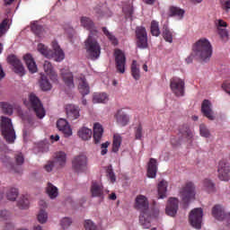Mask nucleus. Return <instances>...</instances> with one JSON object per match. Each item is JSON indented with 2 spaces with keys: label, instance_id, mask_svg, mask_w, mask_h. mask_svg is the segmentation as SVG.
Masks as SVG:
<instances>
[{
  "label": "nucleus",
  "instance_id": "nucleus-1",
  "mask_svg": "<svg viewBox=\"0 0 230 230\" xmlns=\"http://www.w3.org/2000/svg\"><path fill=\"white\" fill-rule=\"evenodd\" d=\"M192 51L199 60L201 62H209L213 56V46L206 38L199 39L192 47Z\"/></svg>",
  "mask_w": 230,
  "mask_h": 230
},
{
  "label": "nucleus",
  "instance_id": "nucleus-2",
  "mask_svg": "<svg viewBox=\"0 0 230 230\" xmlns=\"http://www.w3.org/2000/svg\"><path fill=\"white\" fill-rule=\"evenodd\" d=\"M135 208L141 212L139 217V222L143 229H150V227H152V224L150 223L148 199H146V197H145L144 195H138L136 198Z\"/></svg>",
  "mask_w": 230,
  "mask_h": 230
},
{
  "label": "nucleus",
  "instance_id": "nucleus-3",
  "mask_svg": "<svg viewBox=\"0 0 230 230\" xmlns=\"http://www.w3.org/2000/svg\"><path fill=\"white\" fill-rule=\"evenodd\" d=\"M97 35H89L84 41V48L90 60H98L102 55V46L98 42Z\"/></svg>",
  "mask_w": 230,
  "mask_h": 230
},
{
  "label": "nucleus",
  "instance_id": "nucleus-4",
  "mask_svg": "<svg viewBox=\"0 0 230 230\" xmlns=\"http://www.w3.org/2000/svg\"><path fill=\"white\" fill-rule=\"evenodd\" d=\"M0 130L7 143L12 144L15 142V129H13V125L10 118L4 116L1 117Z\"/></svg>",
  "mask_w": 230,
  "mask_h": 230
},
{
  "label": "nucleus",
  "instance_id": "nucleus-5",
  "mask_svg": "<svg viewBox=\"0 0 230 230\" xmlns=\"http://www.w3.org/2000/svg\"><path fill=\"white\" fill-rule=\"evenodd\" d=\"M180 195L184 204V208H188L190 200L195 199V185L193 182H187L180 190Z\"/></svg>",
  "mask_w": 230,
  "mask_h": 230
},
{
  "label": "nucleus",
  "instance_id": "nucleus-6",
  "mask_svg": "<svg viewBox=\"0 0 230 230\" xmlns=\"http://www.w3.org/2000/svg\"><path fill=\"white\" fill-rule=\"evenodd\" d=\"M136 39H137V48L139 49H146L148 48V33L146 29L143 26H138L136 28Z\"/></svg>",
  "mask_w": 230,
  "mask_h": 230
},
{
  "label": "nucleus",
  "instance_id": "nucleus-7",
  "mask_svg": "<svg viewBox=\"0 0 230 230\" xmlns=\"http://www.w3.org/2000/svg\"><path fill=\"white\" fill-rule=\"evenodd\" d=\"M29 102L37 118H40V119H42V118L46 116V111L44 110V106H42V102H40V99H39V97H37L35 93H31L29 96Z\"/></svg>",
  "mask_w": 230,
  "mask_h": 230
},
{
  "label": "nucleus",
  "instance_id": "nucleus-8",
  "mask_svg": "<svg viewBox=\"0 0 230 230\" xmlns=\"http://www.w3.org/2000/svg\"><path fill=\"white\" fill-rule=\"evenodd\" d=\"M63 166H66V153L58 152L56 153L55 160L45 164L44 170L49 172H53L54 168H63Z\"/></svg>",
  "mask_w": 230,
  "mask_h": 230
},
{
  "label": "nucleus",
  "instance_id": "nucleus-9",
  "mask_svg": "<svg viewBox=\"0 0 230 230\" xmlns=\"http://www.w3.org/2000/svg\"><path fill=\"white\" fill-rule=\"evenodd\" d=\"M171 91L175 96H184V89L186 88V83L181 77L173 76L170 79Z\"/></svg>",
  "mask_w": 230,
  "mask_h": 230
},
{
  "label": "nucleus",
  "instance_id": "nucleus-10",
  "mask_svg": "<svg viewBox=\"0 0 230 230\" xmlns=\"http://www.w3.org/2000/svg\"><path fill=\"white\" fill-rule=\"evenodd\" d=\"M202 217H204V211L201 208L192 209L189 216L190 226L195 229H200L202 227Z\"/></svg>",
  "mask_w": 230,
  "mask_h": 230
},
{
  "label": "nucleus",
  "instance_id": "nucleus-11",
  "mask_svg": "<svg viewBox=\"0 0 230 230\" xmlns=\"http://www.w3.org/2000/svg\"><path fill=\"white\" fill-rule=\"evenodd\" d=\"M212 216L219 222H224V220H226L230 224V212L226 213V208H224L222 205H215L212 208Z\"/></svg>",
  "mask_w": 230,
  "mask_h": 230
},
{
  "label": "nucleus",
  "instance_id": "nucleus-12",
  "mask_svg": "<svg viewBox=\"0 0 230 230\" xmlns=\"http://www.w3.org/2000/svg\"><path fill=\"white\" fill-rule=\"evenodd\" d=\"M115 66L118 73L123 75L125 73V66H127V57L121 49L115 50Z\"/></svg>",
  "mask_w": 230,
  "mask_h": 230
},
{
  "label": "nucleus",
  "instance_id": "nucleus-13",
  "mask_svg": "<svg viewBox=\"0 0 230 230\" xmlns=\"http://www.w3.org/2000/svg\"><path fill=\"white\" fill-rule=\"evenodd\" d=\"M217 172L220 181H230V165L227 160H221L219 162Z\"/></svg>",
  "mask_w": 230,
  "mask_h": 230
},
{
  "label": "nucleus",
  "instance_id": "nucleus-14",
  "mask_svg": "<svg viewBox=\"0 0 230 230\" xmlns=\"http://www.w3.org/2000/svg\"><path fill=\"white\" fill-rule=\"evenodd\" d=\"M87 167V156L84 155H79L75 156L72 161V168L77 173L84 172Z\"/></svg>",
  "mask_w": 230,
  "mask_h": 230
},
{
  "label": "nucleus",
  "instance_id": "nucleus-15",
  "mask_svg": "<svg viewBox=\"0 0 230 230\" xmlns=\"http://www.w3.org/2000/svg\"><path fill=\"white\" fill-rule=\"evenodd\" d=\"M7 62L11 66H13L14 73H16V75H20V76L24 75V66H22V63L19 58H16L15 55L8 56Z\"/></svg>",
  "mask_w": 230,
  "mask_h": 230
},
{
  "label": "nucleus",
  "instance_id": "nucleus-16",
  "mask_svg": "<svg viewBox=\"0 0 230 230\" xmlns=\"http://www.w3.org/2000/svg\"><path fill=\"white\" fill-rule=\"evenodd\" d=\"M81 26L90 31L89 35H98V30H96V26H94V22L91 20V18L87 16H83L80 19Z\"/></svg>",
  "mask_w": 230,
  "mask_h": 230
},
{
  "label": "nucleus",
  "instance_id": "nucleus-17",
  "mask_svg": "<svg viewBox=\"0 0 230 230\" xmlns=\"http://www.w3.org/2000/svg\"><path fill=\"white\" fill-rule=\"evenodd\" d=\"M66 113L69 121H75V119L80 118V107L75 104H66Z\"/></svg>",
  "mask_w": 230,
  "mask_h": 230
},
{
  "label": "nucleus",
  "instance_id": "nucleus-18",
  "mask_svg": "<svg viewBox=\"0 0 230 230\" xmlns=\"http://www.w3.org/2000/svg\"><path fill=\"white\" fill-rule=\"evenodd\" d=\"M179 211V199L177 198H170L165 208V213L169 217H175Z\"/></svg>",
  "mask_w": 230,
  "mask_h": 230
},
{
  "label": "nucleus",
  "instance_id": "nucleus-19",
  "mask_svg": "<svg viewBox=\"0 0 230 230\" xmlns=\"http://www.w3.org/2000/svg\"><path fill=\"white\" fill-rule=\"evenodd\" d=\"M57 128L60 132H62L65 137H69V136H73V130L71 129V126L65 119H59L57 122Z\"/></svg>",
  "mask_w": 230,
  "mask_h": 230
},
{
  "label": "nucleus",
  "instance_id": "nucleus-20",
  "mask_svg": "<svg viewBox=\"0 0 230 230\" xmlns=\"http://www.w3.org/2000/svg\"><path fill=\"white\" fill-rule=\"evenodd\" d=\"M43 69L54 84H58V75H57V72L53 70V65H51V62L45 61L43 64Z\"/></svg>",
  "mask_w": 230,
  "mask_h": 230
},
{
  "label": "nucleus",
  "instance_id": "nucleus-21",
  "mask_svg": "<svg viewBox=\"0 0 230 230\" xmlns=\"http://www.w3.org/2000/svg\"><path fill=\"white\" fill-rule=\"evenodd\" d=\"M52 48L54 50V51H52V56H51L52 58H54V60H56V62H62V60H64V58H66L64 50H62V49H60V46H58V43H57V41L52 42Z\"/></svg>",
  "mask_w": 230,
  "mask_h": 230
},
{
  "label": "nucleus",
  "instance_id": "nucleus-22",
  "mask_svg": "<svg viewBox=\"0 0 230 230\" xmlns=\"http://www.w3.org/2000/svg\"><path fill=\"white\" fill-rule=\"evenodd\" d=\"M201 112L203 115L213 121L215 119V116L213 115V110H211V102L208 100H204L201 104Z\"/></svg>",
  "mask_w": 230,
  "mask_h": 230
},
{
  "label": "nucleus",
  "instance_id": "nucleus-23",
  "mask_svg": "<svg viewBox=\"0 0 230 230\" xmlns=\"http://www.w3.org/2000/svg\"><path fill=\"white\" fill-rule=\"evenodd\" d=\"M157 175V160L155 158H150L147 163V177L149 179H155Z\"/></svg>",
  "mask_w": 230,
  "mask_h": 230
},
{
  "label": "nucleus",
  "instance_id": "nucleus-24",
  "mask_svg": "<svg viewBox=\"0 0 230 230\" xmlns=\"http://www.w3.org/2000/svg\"><path fill=\"white\" fill-rule=\"evenodd\" d=\"M92 197L103 199V185L98 181H93L91 186Z\"/></svg>",
  "mask_w": 230,
  "mask_h": 230
},
{
  "label": "nucleus",
  "instance_id": "nucleus-25",
  "mask_svg": "<svg viewBox=\"0 0 230 230\" xmlns=\"http://www.w3.org/2000/svg\"><path fill=\"white\" fill-rule=\"evenodd\" d=\"M102 137H103V127L102 124L95 123L93 125V141L95 145H100L102 141Z\"/></svg>",
  "mask_w": 230,
  "mask_h": 230
},
{
  "label": "nucleus",
  "instance_id": "nucleus-26",
  "mask_svg": "<svg viewBox=\"0 0 230 230\" xmlns=\"http://www.w3.org/2000/svg\"><path fill=\"white\" fill-rule=\"evenodd\" d=\"M179 133L182 139H186L187 141H191V139H193V132L190 129V126L188 124L181 126Z\"/></svg>",
  "mask_w": 230,
  "mask_h": 230
},
{
  "label": "nucleus",
  "instance_id": "nucleus-27",
  "mask_svg": "<svg viewBox=\"0 0 230 230\" xmlns=\"http://www.w3.org/2000/svg\"><path fill=\"white\" fill-rule=\"evenodd\" d=\"M23 60L30 71V73H37V63H35V59H33V57H31V54H26L23 57Z\"/></svg>",
  "mask_w": 230,
  "mask_h": 230
},
{
  "label": "nucleus",
  "instance_id": "nucleus-28",
  "mask_svg": "<svg viewBox=\"0 0 230 230\" xmlns=\"http://www.w3.org/2000/svg\"><path fill=\"white\" fill-rule=\"evenodd\" d=\"M61 76L63 82L67 85V87H75V81L73 78V73L69 70L63 69L61 70Z\"/></svg>",
  "mask_w": 230,
  "mask_h": 230
},
{
  "label": "nucleus",
  "instance_id": "nucleus-29",
  "mask_svg": "<svg viewBox=\"0 0 230 230\" xmlns=\"http://www.w3.org/2000/svg\"><path fill=\"white\" fill-rule=\"evenodd\" d=\"M116 119L118 125L120 127H127L128 125V121H130V119L128 118V115H127L123 110H119L116 114Z\"/></svg>",
  "mask_w": 230,
  "mask_h": 230
},
{
  "label": "nucleus",
  "instance_id": "nucleus-30",
  "mask_svg": "<svg viewBox=\"0 0 230 230\" xmlns=\"http://www.w3.org/2000/svg\"><path fill=\"white\" fill-rule=\"evenodd\" d=\"M78 89L82 96H87V94L91 93V88L89 87V84H87V80L85 79V77H81Z\"/></svg>",
  "mask_w": 230,
  "mask_h": 230
},
{
  "label": "nucleus",
  "instance_id": "nucleus-31",
  "mask_svg": "<svg viewBox=\"0 0 230 230\" xmlns=\"http://www.w3.org/2000/svg\"><path fill=\"white\" fill-rule=\"evenodd\" d=\"M77 136H79L83 141H88V139H91L93 136V130H91L89 128L83 127L78 130Z\"/></svg>",
  "mask_w": 230,
  "mask_h": 230
},
{
  "label": "nucleus",
  "instance_id": "nucleus-32",
  "mask_svg": "<svg viewBox=\"0 0 230 230\" xmlns=\"http://www.w3.org/2000/svg\"><path fill=\"white\" fill-rule=\"evenodd\" d=\"M46 192L49 199H57L58 197V188L53 185L51 182H48L46 187Z\"/></svg>",
  "mask_w": 230,
  "mask_h": 230
},
{
  "label": "nucleus",
  "instance_id": "nucleus-33",
  "mask_svg": "<svg viewBox=\"0 0 230 230\" xmlns=\"http://www.w3.org/2000/svg\"><path fill=\"white\" fill-rule=\"evenodd\" d=\"M168 182L164 180L158 183V199H165Z\"/></svg>",
  "mask_w": 230,
  "mask_h": 230
},
{
  "label": "nucleus",
  "instance_id": "nucleus-34",
  "mask_svg": "<svg viewBox=\"0 0 230 230\" xmlns=\"http://www.w3.org/2000/svg\"><path fill=\"white\" fill-rule=\"evenodd\" d=\"M109 102V96L107 93H93V103H107Z\"/></svg>",
  "mask_w": 230,
  "mask_h": 230
},
{
  "label": "nucleus",
  "instance_id": "nucleus-35",
  "mask_svg": "<svg viewBox=\"0 0 230 230\" xmlns=\"http://www.w3.org/2000/svg\"><path fill=\"white\" fill-rule=\"evenodd\" d=\"M131 75L134 80H139L141 78V74L139 70V65H137V60H133L131 64Z\"/></svg>",
  "mask_w": 230,
  "mask_h": 230
},
{
  "label": "nucleus",
  "instance_id": "nucleus-36",
  "mask_svg": "<svg viewBox=\"0 0 230 230\" xmlns=\"http://www.w3.org/2000/svg\"><path fill=\"white\" fill-rule=\"evenodd\" d=\"M17 206L20 209H28L30 208V199L28 198V195L21 196Z\"/></svg>",
  "mask_w": 230,
  "mask_h": 230
},
{
  "label": "nucleus",
  "instance_id": "nucleus-37",
  "mask_svg": "<svg viewBox=\"0 0 230 230\" xmlns=\"http://www.w3.org/2000/svg\"><path fill=\"white\" fill-rule=\"evenodd\" d=\"M10 20L5 18L0 23V37H4L6 33H8V30H10Z\"/></svg>",
  "mask_w": 230,
  "mask_h": 230
},
{
  "label": "nucleus",
  "instance_id": "nucleus-38",
  "mask_svg": "<svg viewBox=\"0 0 230 230\" xmlns=\"http://www.w3.org/2000/svg\"><path fill=\"white\" fill-rule=\"evenodd\" d=\"M38 51H40L43 57H46V58H52L53 57V50L48 49V47L42 43L38 45Z\"/></svg>",
  "mask_w": 230,
  "mask_h": 230
},
{
  "label": "nucleus",
  "instance_id": "nucleus-39",
  "mask_svg": "<svg viewBox=\"0 0 230 230\" xmlns=\"http://www.w3.org/2000/svg\"><path fill=\"white\" fill-rule=\"evenodd\" d=\"M170 16L171 17H179V19H182V17H184V10H182L177 6H171L170 7Z\"/></svg>",
  "mask_w": 230,
  "mask_h": 230
},
{
  "label": "nucleus",
  "instance_id": "nucleus-40",
  "mask_svg": "<svg viewBox=\"0 0 230 230\" xmlns=\"http://www.w3.org/2000/svg\"><path fill=\"white\" fill-rule=\"evenodd\" d=\"M40 87L42 91H50L51 89V83L48 80L46 75H41L40 80Z\"/></svg>",
  "mask_w": 230,
  "mask_h": 230
},
{
  "label": "nucleus",
  "instance_id": "nucleus-41",
  "mask_svg": "<svg viewBox=\"0 0 230 230\" xmlns=\"http://www.w3.org/2000/svg\"><path fill=\"white\" fill-rule=\"evenodd\" d=\"M0 107L4 114H7V116H12V114H13V106H12V104L2 102H0Z\"/></svg>",
  "mask_w": 230,
  "mask_h": 230
},
{
  "label": "nucleus",
  "instance_id": "nucleus-42",
  "mask_svg": "<svg viewBox=\"0 0 230 230\" xmlns=\"http://www.w3.org/2000/svg\"><path fill=\"white\" fill-rule=\"evenodd\" d=\"M163 37L165 42H169L170 44L173 42V33L170 31V29L166 25L164 26Z\"/></svg>",
  "mask_w": 230,
  "mask_h": 230
},
{
  "label": "nucleus",
  "instance_id": "nucleus-43",
  "mask_svg": "<svg viewBox=\"0 0 230 230\" xmlns=\"http://www.w3.org/2000/svg\"><path fill=\"white\" fill-rule=\"evenodd\" d=\"M151 34L153 37H159L161 35V30L159 29V22H151Z\"/></svg>",
  "mask_w": 230,
  "mask_h": 230
},
{
  "label": "nucleus",
  "instance_id": "nucleus-44",
  "mask_svg": "<svg viewBox=\"0 0 230 230\" xmlns=\"http://www.w3.org/2000/svg\"><path fill=\"white\" fill-rule=\"evenodd\" d=\"M119 146H121V136L114 135L112 143V152H119Z\"/></svg>",
  "mask_w": 230,
  "mask_h": 230
},
{
  "label": "nucleus",
  "instance_id": "nucleus-45",
  "mask_svg": "<svg viewBox=\"0 0 230 230\" xmlns=\"http://www.w3.org/2000/svg\"><path fill=\"white\" fill-rule=\"evenodd\" d=\"M203 188L208 193H213V191H215V183H213V181H211V180L205 179L203 181Z\"/></svg>",
  "mask_w": 230,
  "mask_h": 230
},
{
  "label": "nucleus",
  "instance_id": "nucleus-46",
  "mask_svg": "<svg viewBox=\"0 0 230 230\" xmlns=\"http://www.w3.org/2000/svg\"><path fill=\"white\" fill-rule=\"evenodd\" d=\"M31 31L38 37H42L44 35V28L37 23L31 25Z\"/></svg>",
  "mask_w": 230,
  "mask_h": 230
},
{
  "label": "nucleus",
  "instance_id": "nucleus-47",
  "mask_svg": "<svg viewBox=\"0 0 230 230\" xmlns=\"http://www.w3.org/2000/svg\"><path fill=\"white\" fill-rule=\"evenodd\" d=\"M102 31L104 35H106V37L109 39V40H111L113 46H118V39H116V36L112 35V33L107 30V27H103Z\"/></svg>",
  "mask_w": 230,
  "mask_h": 230
},
{
  "label": "nucleus",
  "instance_id": "nucleus-48",
  "mask_svg": "<svg viewBox=\"0 0 230 230\" xmlns=\"http://www.w3.org/2000/svg\"><path fill=\"white\" fill-rule=\"evenodd\" d=\"M8 200H16L17 197H19V190L15 188H12L7 191L6 194Z\"/></svg>",
  "mask_w": 230,
  "mask_h": 230
},
{
  "label": "nucleus",
  "instance_id": "nucleus-49",
  "mask_svg": "<svg viewBox=\"0 0 230 230\" xmlns=\"http://www.w3.org/2000/svg\"><path fill=\"white\" fill-rule=\"evenodd\" d=\"M38 221L40 222V224H46V222H48V213H46V211L42 208L38 214Z\"/></svg>",
  "mask_w": 230,
  "mask_h": 230
},
{
  "label": "nucleus",
  "instance_id": "nucleus-50",
  "mask_svg": "<svg viewBox=\"0 0 230 230\" xmlns=\"http://www.w3.org/2000/svg\"><path fill=\"white\" fill-rule=\"evenodd\" d=\"M14 159L16 166H22V164H24V155L22 153H16L14 155Z\"/></svg>",
  "mask_w": 230,
  "mask_h": 230
},
{
  "label": "nucleus",
  "instance_id": "nucleus-51",
  "mask_svg": "<svg viewBox=\"0 0 230 230\" xmlns=\"http://www.w3.org/2000/svg\"><path fill=\"white\" fill-rule=\"evenodd\" d=\"M71 224H73V221L69 217H64L60 221V226L63 229H67Z\"/></svg>",
  "mask_w": 230,
  "mask_h": 230
},
{
  "label": "nucleus",
  "instance_id": "nucleus-52",
  "mask_svg": "<svg viewBox=\"0 0 230 230\" xmlns=\"http://www.w3.org/2000/svg\"><path fill=\"white\" fill-rule=\"evenodd\" d=\"M199 132H200V136H202V137H209V136H210L209 129H208V128L204 124H201L199 126Z\"/></svg>",
  "mask_w": 230,
  "mask_h": 230
},
{
  "label": "nucleus",
  "instance_id": "nucleus-53",
  "mask_svg": "<svg viewBox=\"0 0 230 230\" xmlns=\"http://www.w3.org/2000/svg\"><path fill=\"white\" fill-rule=\"evenodd\" d=\"M122 10H123L126 17L130 18L134 14V7H132V5H126L123 7Z\"/></svg>",
  "mask_w": 230,
  "mask_h": 230
},
{
  "label": "nucleus",
  "instance_id": "nucleus-54",
  "mask_svg": "<svg viewBox=\"0 0 230 230\" xmlns=\"http://www.w3.org/2000/svg\"><path fill=\"white\" fill-rule=\"evenodd\" d=\"M219 37H221L222 40H229V32L226 29L217 30Z\"/></svg>",
  "mask_w": 230,
  "mask_h": 230
},
{
  "label": "nucleus",
  "instance_id": "nucleus-55",
  "mask_svg": "<svg viewBox=\"0 0 230 230\" xmlns=\"http://www.w3.org/2000/svg\"><path fill=\"white\" fill-rule=\"evenodd\" d=\"M106 173L111 179V182H116V174H114V171L112 170V165L108 166Z\"/></svg>",
  "mask_w": 230,
  "mask_h": 230
},
{
  "label": "nucleus",
  "instance_id": "nucleus-56",
  "mask_svg": "<svg viewBox=\"0 0 230 230\" xmlns=\"http://www.w3.org/2000/svg\"><path fill=\"white\" fill-rule=\"evenodd\" d=\"M84 229L85 230H97L96 225L89 219L84 221Z\"/></svg>",
  "mask_w": 230,
  "mask_h": 230
},
{
  "label": "nucleus",
  "instance_id": "nucleus-57",
  "mask_svg": "<svg viewBox=\"0 0 230 230\" xmlns=\"http://www.w3.org/2000/svg\"><path fill=\"white\" fill-rule=\"evenodd\" d=\"M135 137L136 139H141L143 137V126L138 125L135 129Z\"/></svg>",
  "mask_w": 230,
  "mask_h": 230
},
{
  "label": "nucleus",
  "instance_id": "nucleus-58",
  "mask_svg": "<svg viewBox=\"0 0 230 230\" xmlns=\"http://www.w3.org/2000/svg\"><path fill=\"white\" fill-rule=\"evenodd\" d=\"M216 26L218 30H223L222 28H227V22H226L224 20H217L216 22Z\"/></svg>",
  "mask_w": 230,
  "mask_h": 230
},
{
  "label": "nucleus",
  "instance_id": "nucleus-59",
  "mask_svg": "<svg viewBox=\"0 0 230 230\" xmlns=\"http://www.w3.org/2000/svg\"><path fill=\"white\" fill-rule=\"evenodd\" d=\"M109 145H110L109 142H105V143L102 144V146H101V148H102L101 155H105L107 154V152H108L107 148H109Z\"/></svg>",
  "mask_w": 230,
  "mask_h": 230
},
{
  "label": "nucleus",
  "instance_id": "nucleus-60",
  "mask_svg": "<svg viewBox=\"0 0 230 230\" xmlns=\"http://www.w3.org/2000/svg\"><path fill=\"white\" fill-rule=\"evenodd\" d=\"M9 217H10V212H8V210L0 211V218H3L4 220H8Z\"/></svg>",
  "mask_w": 230,
  "mask_h": 230
},
{
  "label": "nucleus",
  "instance_id": "nucleus-61",
  "mask_svg": "<svg viewBox=\"0 0 230 230\" xmlns=\"http://www.w3.org/2000/svg\"><path fill=\"white\" fill-rule=\"evenodd\" d=\"M94 11L99 17H105V14L103 13V11H102V9L95 8Z\"/></svg>",
  "mask_w": 230,
  "mask_h": 230
},
{
  "label": "nucleus",
  "instance_id": "nucleus-62",
  "mask_svg": "<svg viewBox=\"0 0 230 230\" xmlns=\"http://www.w3.org/2000/svg\"><path fill=\"white\" fill-rule=\"evenodd\" d=\"M6 76V74H4V70H3V66H0V80H3Z\"/></svg>",
  "mask_w": 230,
  "mask_h": 230
},
{
  "label": "nucleus",
  "instance_id": "nucleus-63",
  "mask_svg": "<svg viewBox=\"0 0 230 230\" xmlns=\"http://www.w3.org/2000/svg\"><path fill=\"white\" fill-rule=\"evenodd\" d=\"M13 224L12 223H6L5 225V230H13Z\"/></svg>",
  "mask_w": 230,
  "mask_h": 230
},
{
  "label": "nucleus",
  "instance_id": "nucleus-64",
  "mask_svg": "<svg viewBox=\"0 0 230 230\" xmlns=\"http://www.w3.org/2000/svg\"><path fill=\"white\" fill-rule=\"evenodd\" d=\"M225 8H226V10H230V0H227L225 3Z\"/></svg>",
  "mask_w": 230,
  "mask_h": 230
}]
</instances>
